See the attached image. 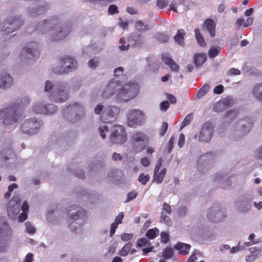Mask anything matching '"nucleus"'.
Listing matches in <instances>:
<instances>
[{
    "instance_id": "nucleus-53",
    "label": "nucleus",
    "mask_w": 262,
    "mask_h": 262,
    "mask_svg": "<svg viewBox=\"0 0 262 262\" xmlns=\"http://www.w3.org/2000/svg\"><path fill=\"white\" fill-rule=\"evenodd\" d=\"M138 193L136 191H133L129 192L127 194V199L125 201V202H129L134 199H135L137 196Z\"/></svg>"
},
{
    "instance_id": "nucleus-2",
    "label": "nucleus",
    "mask_w": 262,
    "mask_h": 262,
    "mask_svg": "<svg viewBox=\"0 0 262 262\" xmlns=\"http://www.w3.org/2000/svg\"><path fill=\"white\" fill-rule=\"evenodd\" d=\"M38 28L43 33L49 34L51 41H57L64 38L69 34L70 30L59 24L57 19L48 18L39 23Z\"/></svg>"
},
{
    "instance_id": "nucleus-58",
    "label": "nucleus",
    "mask_w": 262,
    "mask_h": 262,
    "mask_svg": "<svg viewBox=\"0 0 262 262\" xmlns=\"http://www.w3.org/2000/svg\"><path fill=\"white\" fill-rule=\"evenodd\" d=\"M108 12L111 14H114L118 12V8L115 5H111L108 7Z\"/></svg>"
},
{
    "instance_id": "nucleus-46",
    "label": "nucleus",
    "mask_w": 262,
    "mask_h": 262,
    "mask_svg": "<svg viewBox=\"0 0 262 262\" xmlns=\"http://www.w3.org/2000/svg\"><path fill=\"white\" fill-rule=\"evenodd\" d=\"M226 109L223 105L221 100H219L217 102L214 106V110L216 112H221Z\"/></svg>"
},
{
    "instance_id": "nucleus-38",
    "label": "nucleus",
    "mask_w": 262,
    "mask_h": 262,
    "mask_svg": "<svg viewBox=\"0 0 262 262\" xmlns=\"http://www.w3.org/2000/svg\"><path fill=\"white\" fill-rule=\"evenodd\" d=\"M25 231L30 234H34L36 232V229L30 222H27L25 223Z\"/></svg>"
},
{
    "instance_id": "nucleus-45",
    "label": "nucleus",
    "mask_w": 262,
    "mask_h": 262,
    "mask_svg": "<svg viewBox=\"0 0 262 262\" xmlns=\"http://www.w3.org/2000/svg\"><path fill=\"white\" fill-rule=\"evenodd\" d=\"M99 59L97 58H92L90 59L88 62L89 67L92 69H96L99 65Z\"/></svg>"
},
{
    "instance_id": "nucleus-29",
    "label": "nucleus",
    "mask_w": 262,
    "mask_h": 262,
    "mask_svg": "<svg viewBox=\"0 0 262 262\" xmlns=\"http://www.w3.org/2000/svg\"><path fill=\"white\" fill-rule=\"evenodd\" d=\"M210 89V85L208 84H204L202 88L200 89L196 95V98L198 99H201L205 96Z\"/></svg>"
},
{
    "instance_id": "nucleus-49",
    "label": "nucleus",
    "mask_w": 262,
    "mask_h": 262,
    "mask_svg": "<svg viewBox=\"0 0 262 262\" xmlns=\"http://www.w3.org/2000/svg\"><path fill=\"white\" fill-rule=\"evenodd\" d=\"M149 180V176L147 174L141 173L140 174L138 181L142 184L145 185Z\"/></svg>"
},
{
    "instance_id": "nucleus-37",
    "label": "nucleus",
    "mask_w": 262,
    "mask_h": 262,
    "mask_svg": "<svg viewBox=\"0 0 262 262\" xmlns=\"http://www.w3.org/2000/svg\"><path fill=\"white\" fill-rule=\"evenodd\" d=\"M160 222L170 226L171 225V221L170 217L167 215L165 213L162 211L161 213Z\"/></svg>"
},
{
    "instance_id": "nucleus-61",
    "label": "nucleus",
    "mask_w": 262,
    "mask_h": 262,
    "mask_svg": "<svg viewBox=\"0 0 262 262\" xmlns=\"http://www.w3.org/2000/svg\"><path fill=\"white\" fill-rule=\"evenodd\" d=\"M178 212L180 216H184L187 212V208L185 206H181L179 208Z\"/></svg>"
},
{
    "instance_id": "nucleus-35",
    "label": "nucleus",
    "mask_w": 262,
    "mask_h": 262,
    "mask_svg": "<svg viewBox=\"0 0 262 262\" xmlns=\"http://www.w3.org/2000/svg\"><path fill=\"white\" fill-rule=\"evenodd\" d=\"M221 48L219 46H212L208 51V55L210 58L216 56L220 52Z\"/></svg>"
},
{
    "instance_id": "nucleus-27",
    "label": "nucleus",
    "mask_w": 262,
    "mask_h": 262,
    "mask_svg": "<svg viewBox=\"0 0 262 262\" xmlns=\"http://www.w3.org/2000/svg\"><path fill=\"white\" fill-rule=\"evenodd\" d=\"M194 62L197 66H201L206 60L205 53H198L194 55Z\"/></svg>"
},
{
    "instance_id": "nucleus-52",
    "label": "nucleus",
    "mask_w": 262,
    "mask_h": 262,
    "mask_svg": "<svg viewBox=\"0 0 262 262\" xmlns=\"http://www.w3.org/2000/svg\"><path fill=\"white\" fill-rule=\"evenodd\" d=\"M245 249V247H243L242 245H240L239 244L236 246L232 247L230 249V254H234L238 252L239 251H242Z\"/></svg>"
},
{
    "instance_id": "nucleus-41",
    "label": "nucleus",
    "mask_w": 262,
    "mask_h": 262,
    "mask_svg": "<svg viewBox=\"0 0 262 262\" xmlns=\"http://www.w3.org/2000/svg\"><path fill=\"white\" fill-rule=\"evenodd\" d=\"M136 29L139 31H144L149 30L151 28L150 26L144 25L142 21H138L135 25Z\"/></svg>"
},
{
    "instance_id": "nucleus-18",
    "label": "nucleus",
    "mask_w": 262,
    "mask_h": 262,
    "mask_svg": "<svg viewBox=\"0 0 262 262\" xmlns=\"http://www.w3.org/2000/svg\"><path fill=\"white\" fill-rule=\"evenodd\" d=\"M47 11V8L45 6H37L30 9L28 15L30 17H36L43 14Z\"/></svg>"
},
{
    "instance_id": "nucleus-23",
    "label": "nucleus",
    "mask_w": 262,
    "mask_h": 262,
    "mask_svg": "<svg viewBox=\"0 0 262 262\" xmlns=\"http://www.w3.org/2000/svg\"><path fill=\"white\" fill-rule=\"evenodd\" d=\"M67 110L68 111L75 114L76 115H83L84 113L83 107L78 103H75L69 105Z\"/></svg>"
},
{
    "instance_id": "nucleus-6",
    "label": "nucleus",
    "mask_w": 262,
    "mask_h": 262,
    "mask_svg": "<svg viewBox=\"0 0 262 262\" xmlns=\"http://www.w3.org/2000/svg\"><path fill=\"white\" fill-rule=\"evenodd\" d=\"M24 24L20 15H13L6 18L4 26V31L6 34L13 32Z\"/></svg>"
},
{
    "instance_id": "nucleus-9",
    "label": "nucleus",
    "mask_w": 262,
    "mask_h": 262,
    "mask_svg": "<svg viewBox=\"0 0 262 262\" xmlns=\"http://www.w3.org/2000/svg\"><path fill=\"white\" fill-rule=\"evenodd\" d=\"M58 65V72L59 73H68L77 68V62L71 57H65L59 61Z\"/></svg>"
},
{
    "instance_id": "nucleus-14",
    "label": "nucleus",
    "mask_w": 262,
    "mask_h": 262,
    "mask_svg": "<svg viewBox=\"0 0 262 262\" xmlns=\"http://www.w3.org/2000/svg\"><path fill=\"white\" fill-rule=\"evenodd\" d=\"M213 127L209 122H205L202 126L199 136L200 141L208 142L213 135Z\"/></svg>"
},
{
    "instance_id": "nucleus-16",
    "label": "nucleus",
    "mask_w": 262,
    "mask_h": 262,
    "mask_svg": "<svg viewBox=\"0 0 262 262\" xmlns=\"http://www.w3.org/2000/svg\"><path fill=\"white\" fill-rule=\"evenodd\" d=\"M12 83V78L9 74L7 73H0V84L2 89L9 88Z\"/></svg>"
},
{
    "instance_id": "nucleus-26",
    "label": "nucleus",
    "mask_w": 262,
    "mask_h": 262,
    "mask_svg": "<svg viewBox=\"0 0 262 262\" xmlns=\"http://www.w3.org/2000/svg\"><path fill=\"white\" fill-rule=\"evenodd\" d=\"M185 32L184 30L181 29L177 31V34L174 36V40L176 42L182 47H184L185 42L184 41V36Z\"/></svg>"
},
{
    "instance_id": "nucleus-8",
    "label": "nucleus",
    "mask_w": 262,
    "mask_h": 262,
    "mask_svg": "<svg viewBox=\"0 0 262 262\" xmlns=\"http://www.w3.org/2000/svg\"><path fill=\"white\" fill-rule=\"evenodd\" d=\"M120 112L119 107L110 105L105 107L100 116V120L104 123H111L115 121Z\"/></svg>"
},
{
    "instance_id": "nucleus-21",
    "label": "nucleus",
    "mask_w": 262,
    "mask_h": 262,
    "mask_svg": "<svg viewBox=\"0 0 262 262\" xmlns=\"http://www.w3.org/2000/svg\"><path fill=\"white\" fill-rule=\"evenodd\" d=\"M166 173V169L162 168L160 171L154 170V181L157 184H160L163 181Z\"/></svg>"
},
{
    "instance_id": "nucleus-20",
    "label": "nucleus",
    "mask_w": 262,
    "mask_h": 262,
    "mask_svg": "<svg viewBox=\"0 0 262 262\" xmlns=\"http://www.w3.org/2000/svg\"><path fill=\"white\" fill-rule=\"evenodd\" d=\"M137 245L138 247H143L147 246V248L142 249L143 253L146 254L152 250V247L150 246L149 241L145 238L138 240Z\"/></svg>"
},
{
    "instance_id": "nucleus-48",
    "label": "nucleus",
    "mask_w": 262,
    "mask_h": 262,
    "mask_svg": "<svg viewBox=\"0 0 262 262\" xmlns=\"http://www.w3.org/2000/svg\"><path fill=\"white\" fill-rule=\"evenodd\" d=\"M193 119L192 115L191 114H188L184 118L181 125V128L184 127L185 126L189 124Z\"/></svg>"
},
{
    "instance_id": "nucleus-30",
    "label": "nucleus",
    "mask_w": 262,
    "mask_h": 262,
    "mask_svg": "<svg viewBox=\"0 0 262 262\" xmlns=\"http://www.w3.org/2000/svg\"><path fill=\"white\" fill-rule=\"evenodd\" d=\"M59 84H55L51 81L47 80L45 83L44 90L46 92H51V93H52L53 92L56 90L57 87L59 86Z\"/></svg>"
},
{
    "instance_id": "nucleus-7",
    "label": "nucleus",
    "mask_w": 262,
    "mask_h": 262,
    "mask_svg": "<svg viewBox=\"0 0 262 262\" xmlns=\"http://www.w3.org/2000/svg\"><path fill=\"white\" fill-rule=\"evenodd\" d=\"M67 84L65 83H60L55 91L51 93L50 99L55 102L63 103L69 98L67 92Z\"/></svg>"
},
{
    "instance_id": "nucleus-64",
    "label": "nucleus",
    "mask_w": 262,
    "mask_h": 262,
    "mask_svg": "<svg viewBox=\"0 0 262 262\" xmlns=\"http://www.w3.org/2000/svg\"><path fill=\"white\" fill-rule=\"evenodd\" d=\"M169 103L167 101H164L160 104V108L161 110L166 111V110L169 107Z\"/></svg>"
},
{
    "instance_id": "nucleus-55",
    "label": "nucleus",
    "mask_w": 262,
    "mask_h": 262,
    "mask_svg": "<svg viewBox=\"0 0 262 262\" xmlns=\"http://www.w3.org/2000/svg\"><path fill=\"white\" fill-rule=\"evenodd\" d=\"M162 210V211L164 212L165 213H167L169 215L172 212L170 206L166 203H164L163 204Z\"/></svg>"
},
{
    "instance_id": "nucleus-4",
    "label": "nucleus",
    "mask_w": 262,
    "mask_h": 262,
    "mask_svg": "<svg viewBox=\"0 0 262 262\" xmlns=\"http://www.w3.org/2000/svg\"><path fill=\"white\" fill-rule=\"evenodd\" d=\"M126 117L127 124L131 127L142 125L145 121V114L140 109L133 108L128 110Z\"/></svg>"
},
{
    "instance_id": "nucleus-54",
    "label": "nucleus",
    "mask_w": 262,
    "mask_h": 262,
    "mask_svg": "<svg viewBox=\"0 0 262 262\" xmlns=\"http://www.w3.org/2000/svg\"><path fill=\"white\" fill-rule=\"evenodd\" d=\"M236 113L235 111L231 110L227 112L225 114V118L229 119V120H232L235 118Z\"/></svg>"
},
{
    "instance_id": "nucleus-31",
    "label": "nucleus",
    "mask_w": 262,
    "mask_h": 262,
    "mask_svg": "<svg viewBox=\"0 0 262 262\" xmlns=\"http://www.w3.org/2000/svg\"><path fill=\"white\" fill-rule=\"evenodd\" d=\"M132 138L134 142H139L145 140L146 139V136L142 133L138 132L133 134Z\"/></svg>"
},
{
    "instance_id": "nucleus-13",
    "label": "nucleus",
    "mask_w": 262,
    "mask_h": 262,
    "mask_svg": "<svg viewBox=\"0 0 262 262\" xmlns=\"http://www.w3.org/2000/svg\"><path fill=\"white\" fill-rule=\"evenodd\" d=\"M49 107H50V110H48L47 103L44 101L40 102L37 103L33 106L32 110L35 113L45 115L53 114L57 111V107L53 104L50 105Z\"/></svg>"
},
{
    "instance_id": "nucleus-42",
    "label": "nucleus",
    "mask_w": 262,
    "mask_h": 262,
    "mask_svg": "<svg viewBox=\"0 0 262 262\" xmlns=\"http://www.w3.org/2000/svg\"><path fill=\"white\" fill-rule=\"evenodd\" d=\"M221 100L226 108L229 106H231L234 103L233 100L230 97H226L222 98Z\"/></svg>"
},
{
    "instance_id": "nucleus-62",
    "label": "nucleus",
    "mask_w": 262,
    "mask_h": 262,
    "mask_svg": "<svg viewBox=\"0 0 262 262\" xmlns=\"http://www.w3.org/2000/svg\"><path fill=\"white\" fill-rule=\"evenodd\" d=\"M185 143V136L183 134H181L179 136L178 141V146L181 148L183 146Z\"/></svg>"
},
{
    "instance_id": "nucleus-28",
    "label": "nucleus",
    "mask_w": 262,
    "mask_h": 262,
    "mask_svg": "<svg viewBox=\"0 0 262 262\" xmlns=\"http://www.w3.org/2000/svg\"><path fill=\"white\" fill-rule=\"evenodd\" d=\"M253 93L257 99L262 101V84L255 85L253 89Z\"/></svg>"
},
{
    "instance_id": "nucleus-25",
    "label": "nucleus",
    "mask_w": 262,
    "mask_h": 262,
    "mask_svg": "<svg viewBox=\"0 0 262 262\" xmlns=\"http://www.w3.org/2000/svg\"><path fill=\"white\" fill-rule=\"evenodd\" d=\"M0 222H2V225L0 227V235L2 236H8L11 234L12 231L10 227L7 223L2 220L0 219Z\"/></svg>"
},
{
    "instance_id": "nucleus-12",
    "label": "nucleus",
    "mask_w": 262,
    "mask_h": 262,
    "mask_svg": "<svg viewBox=\"0 0 262 262\" xmlns=\"http://www.w3.org/2000/svg\"><path fill=\"white\" fill-rule=\"evenodd\" d=\"M20 199L18 196L13 197L9 201L7 211L8 215L12 219H15L20 212Z\"/></svg>"
},
{
    "instance_id": "nucleus-59",
    "label": "nucleus",
    "mask_w": 262,
    "mask_h": 262,
    "mask_svg": "<svg viewBox=\"0 0 262 262\" xmlns=\"http://www.w3.org/2000/svg\"><path fill=\"white\" fill-rule=\"evenodd\" d=\"M224 90V86L222 84L218 85L216 86L214 90H213V93L214 94H220L222 93H223Z\"/></svg>"
},
{
    "instance_id": "nucleus-24",
    "label": "nucleus",
    "mask_w": 262,
    "mask_h": 262,
    "mask_svg": "<svg viewBox=\"0 0 262 262\" xmlns=\"http://www.w3.org/2000/svg\"><path fill=\"white\" fill-rule=\"evenodd\" d=\"M191 246L189 244L178 243L175 246V248L179 251V252L183 255H186L189 253Z\"/></svg>"
},
{
    "instance_id": "nucleus-22",
    "label": "nucleus",
    "mask_w": 262,
    "mask_h": 262,
    "mask_svg": "<svg viewBox=\"0 0 262 262\" xmlns=\"http://www.w3.org/2000/svg\"><path fill=\"white\" fill-rule=\"evenodd\" d=\"M204 28L206 29L210 34L211 37L215 36V24L212 20L207 19L206 20L204 24Z\"/></svg>"
},
{
    "instance_id": "nucleus-40",
    "label": "nucleus",
    "mask_w": 262,
    "mask_h": 262,
    "mask_svg": "<svg viewBox=\"0 0 262 262\" xmlns=\"http://www.w3.org/2000/svg\"><path fill=\"white\" fill-rule=\"evenodd\" d=\"M159 230L156 228L148 230L146 233V235L149 239H154L159 234Z\"/></svg>"
},
{
    "instance_id": "nucleus-3",
    "label": "nucleus",
    "mask_w": 262,
    "mask_h": 262,
    "mask_svg": "<svg viewBox=\"0 0 262 262\" xmlns=\"http://www.w3.org/2000/svg\"><path fill=\"white\" fill-rule=\"evenodd\" d=\"M27 98L17 100L14 104L9 105L0 110V120H3L4 124L8 125L13 124L17 120V108L29 103Z\"/></svg>"
},
{
    "instance_id": "nucleus-15",
    "label": "nucleus",
    "mask_w": 262,
    "mask_h": 262,
    "mask_svg": "<svg viewBox=\"0 0 262 262\" xmlns=\"http://www.w3.org/2000/svg\"><path fill=\"white\" fill-rule=\"evenodd\" d=\"M69 217L73 221H76L79 219L85 220L86 217V212L80 207H76L74 208V207H72L69 209Z\"/></svg>"
},
{
    "instance_id": "nucleus-33",
    "label": "nucleus",
    "mask_w": 262,
    "mask_h": 262,
    "mask_svg": "<svg viewBox=\"0 0 262 262\" xmlns=\"http://www.w3.org/2000/svg\"><path fill=\"white\" fill-rule=\"evenodd\" d=\"M175 140H176V139H175L174 137L173 136H171V138H170L168 143L165 146V148L164 149V152L165 154H169L171 152V151H172V150L173 148Z\"/></svg>"
},
{
    "instance_id": "nucleus-11",
    "label": "nucleus",
    "mask_w": 262,
    "mask_h": 262,
    "mask_svg": "<svg viewBox=\"0 0 262 262\" xmlns=\"http://www.w3.org/2000/svg\"><path fill=\"white\" fill-rule=\"evenodd\" d=\"M207 216L212 222H219L224 220L226 216V213L224 209L214 205L209 209Z\"/></svg>"
},
{
    "instance_id": "nucleus-63",
    "label": "nucleus",
    "mask_w": 262,
    "mask_h": 262,
    "mask_svg": "<svg viewBox=\"0 0 262 262\" xmlns=\"http://www.w3.org/2000/svg\"><path fill=\"white\" fill-rule=\"evenodd\" d=\"M124 217V214L123 212H120L118 215L115 218L114 223H117V224H120L122 223V220Z\"/></svg>"
},
{
    "instance_id": "nucleus-56",
    "label": "nucleus",
    "mask_w": 262,
    "mask_h": 262,
    "mask_svg": "<svg viewBox=\"0 0 262 262\" xmlns=\"http://www.w3.org/2000/svg\"><path fill=\"white\" fill-rule=\"evenodd\" d=\"M118 224H117V223H114V222L111 225L110 232V237H112L113 236V235L114 234V233H115L116 230L118 227Z\"/></svg>"
},
{
    "instance_id": "nucleus-32",
    "label": "nucleus",
    "mask_w": 262,
    "mask_h": 262,
    "mask_svg": "<svg viewBox=\"0 0 262 262\" xmlns=\"http://www.w3.org/2000/svg\"><path fill=\"white\" fill-rule=\"evenodd\" d=\"M132 244L130 242H128L127 243L125 244L124 246L122 248V249L119 251V255L122 256H126L130 251L132 247Z\"/></svg>"
},
{
    "instance_id": "nucleus-50",
    "label": "nucleus",
    "mask_w": 262,
    "mask_h": 262,
    "mask_svg": "<svg viewBox=\"0 0 262 262\" xmlns=\"http://www.w3.org/2000/svg\"><path fill=\"white\" fill-rule=\"evenodd\" d=\"M168 123L167 122H163L160 127L159 135L160 136H163L166 133L167 129H168Z\"/></svg>"
},
{
    "instance_id": "nucleus-17",
    "label": "nucleus",
    "mask_w": 262,
    "mask_h": 262,
    "mask_svg": "<svg viewBox=\"0 0 262 262\" xmlns=\"http://www.w3.org/2000/svg\"><path fill=\"white\" fill-rule=\"evenodd\" d=\"M162 61L167 64L171 71L178 72L179 71V66L168 55L163 54L162 56Z\"/></svg>"
},
{
    "instance_id": "nucleus-60",
    "label": "nucleus",
    "mask_w": 262,
    "mask_h": 262,
    "mask_svg": "<svg viewBox=\"0 0 262 262\" xmlns=\"http://www.w3.org/2000/svg\"><path fill=\"white\" fill-rule=\"evenodd\" d=\"M254 156L257 159H262V146L255 151Z\"/></svg>"
},
{
    "instance_id": "nucleus-43",
    "label": "nucleus",
    "mask_w": 262,
    "mask_h": 262,
    "mask_svg": "<svg viewBox=\"0 0 262 262\" xmlns=\"http://www.w3.org/2000/svg\"><path fill=\"white\" fill-rule=\"evenodd\" d=\"M248 250L250 254L255 255L257 258L258 257L260 253L262 252V249L257 247L250 248Z\"/></svg>"
},
{
    "instance_id": "nucleus-44",
    "label": "nucleus",
    "mask_w": 262,
    "mask_h": 262,
    "mask_svg": "<svg viewBox=\"0 0 262 262\" xmlns=\"http://www.w3.org/2000/svg\"><path fill=\"white\" fill-rule=\"evenodd\" d=\"M200 252L199 250H195L193 251L192 254L190 256L187 262H195L198 259V256H200Z\"/></svg>"
},
{
    "instance_id": "nucleus-51",
    "label": "nucleus",
    "mask_w": 262,
    "mask_h": 262,
    "mask_svg": "<svg viewBox=\"0 0 262 262\" xmlns=\"http://www.w3.org/2000/svg\"><path fill=\"white\" fill-rule=\"evenodd\" d=\"M133 237L132 233H124L120 235L121 239L123 242H126L130 241Z\"/></svg>"
},
{
    "instance_id": "nucleus-47",
    "label": "nucleus",
    "mask_w": 262,
    "mask_h": 262,
    "mask_svg": "<svg viewBox=\"0 0 262 262\" xmlns=\"http://www.w3.org/2000/svg\"><path fill=\"white\" fill-rule=\"evenodd\" d=\"M173 250L171 248H166L162 253V256L166 258H170L173 255Z\"/></svg>"
},
{
    "instance_id": "nucleus-19",
    "label": "nucleus",
    "mask_w": 262,
    "mask_h": 262,
    "mask_svg": "<svg viewBox=\"0 0 262 262\" xmlns=\"http://www.w3.org/2000/svg\"><path fill=\"white\" fill-rule=\"evenodd\" d=\"M235 206L237 209L240 211H247L251 207L250 201H247L245 199H242L235 203Z\"/></svg>"
},
{
    "instance_id": "nucleus-1",
    "label": "nucleus",
    "mask_w": 262,
    "mask_h": 262,
    "mask_svg": "<svg viewBox=\"0 0 262 262\" xmlns=\"http://www.w3.org/2000/svg\"><path fill=\"white\" fill-rule=\"evenodd\" d=\"M138 90V84L135 82L123 83L115 78L110 80L102 96L104 98H107L114 95L116 102H126L137 96Z\"/></svg>"
},
{
    "instance_id": "nucleus-57",
    "label": "nucleus",
    "mask_w": 262,
    "mask_h": 262,
    "mask_svg": "<svg viewBox=\"0 0 262 262\" xmlns=\"http://www.w3.org/2000/svg\"><path fill=\"white\" fill-rule=\"evenodd\" d=\"M168 3L167 0H158L157 2V5L159 8L162 9L167 6Z\"/></svg>"
},
{
    "instance_id": "nucleus-34",
    "label": "nucleus",
    "mask_w": 262,
    "mask_h": 262,
    "mask_svg": "<svg viewBox=\"0 0 262 262\" xmlns=\"http://www.w3.org/2000/svg\"><path fill=\"white\" fill-rule=\"evenodd\" d=\"M33 49H31L29 47H26L24 49V52H25L26 56L28 58H30L33 56V53L35 49L37 48V45L33 43L30 46Z\"/></svg>"
},
{
    "instance_id": "nucleus-10",
    "label": "nucleus",
    "mask_w": 262,
    "mask_h": 262,
    "mask_svg": "<svg viewBox=\"0 0 262 262\" xmlns=\"http://www.w3.org/2000/svg\"><path fill=\"white\" fill-rule=\"evenodd\" d=\"M40 123L35 118L28 119L21 126V130L27 134L33 135L38 132Z\"/></svg>"
},
{
    "instance_id": "nucleus-39",
    "label": "nucleus",
    "mask_w": 262,
    "mask_h": 262,
    "mask_svg": "<svg viewBox=\"0 0 262 262\" xmlns=\"http://www.w3.org/2000/svg\"><path fill=\"white\" fill-rule=\"evenodd\" d=\"M100 136L104 139L106 138V133L108 132V128L106 125H100L98 128Z\"/></svg>"
},
{
    "instance_id": "nucleus-5",
    "label": "nucleus",
    "mask_w": 262,
    "mask_h": 262,
    "mask_svg": "<svg viewBox=\"0 0 262 262\" xmlns=\"http://www.w3.org/2000/svg\"><path fill=\"white\" fill-rule=\"evenodd\" d=\"M126 136L124 127L121 125H115L112 128L110 141L113 144H122L126 142Z\"/></svg>"
},
{
    "instance_id": "nucleus-36",
    "label": "nucleus",
    "mask_w": 262,
    "mask_h": 262,
    "mask_svg": "<svg viewBox=\"0 0 262 262\" xmlns=\"http://www.w3.org/2000/svg\"><path fill=\"white\" fill-rule=\"evenodd\" d=\"M194 32H195V38H196L198 43L201 47H205L206 45V43L204 41L203 38L202 37V36L200 33L199 30L198 29H195L194 30Z\"/></svg>"
}]
</instances>
